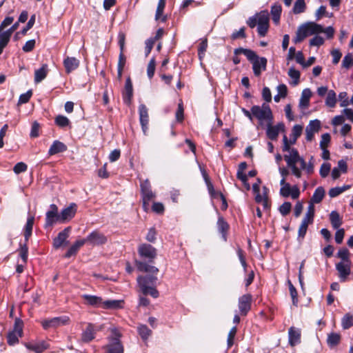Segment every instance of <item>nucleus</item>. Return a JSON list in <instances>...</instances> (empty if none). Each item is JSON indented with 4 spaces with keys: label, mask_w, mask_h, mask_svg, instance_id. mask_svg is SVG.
<instances>
[{
    "label": "nucleus",
    "mask_w": 353,
    "mask_h": 353,
    "mask_svg": "<svg viewBox=\"0 0 353 353\" xmlns=\"http://www.w3.org/2000/svg\"><path fill=\"white\" fill-rule=\"evenodd\" d=\"M283 151L289 152V154L284 155V159L288 166L291 168L292 173L297 178L301 176V170H305L308 174H312L314 171L313 164L310 161L307 165L305 160L299 156L297 150L290 148L286 135L283 136Z\"/></svg>",
    "instance_id": "f257e3e1"
},
{
    "label": "nucleus",
    "mask_w": 353,
    "mask_h": 353,
    "mask_svg": "<svg viewBox=\"0 0 353 353\" xmlns=\"http://www.w3.org/2000/svg\"><path fill=\"white\" fill-rule=\"evenodd\" d=\"M157 277L154 275L139 276L137 283L141 292L144 295H150L153 298L159 296V291L156 288Z\"/></svg>",
    "instance_id": "f03ea898"
},
{
    "label": "nucleus",
    "mask_w": 353,
    "mask_h": 353,
    "mask_svg": "<svg viewBox=\"0 0 353 353\" xmlns=\"http://www.w3.org/2000/svg\"><path fill=\"white\" fill-rule=\"evenodd\" d=\"M251 112L254 117H255L262 124L263 121L268 122H272L273 116L272 110L268 104L264 103L261 106L253 105L251 108Z\"/></svg>",
    "instance_id": "7ed1b4c3"
},
{
    "label": "nucleus",
    "mask_w": 353,
    "mask_h": 353,
    "mask_svg": "<svg viewBox=\"0 0 353 353\" xmlns=\"http://www.w3.org/2000/svg\"><path fill=\"white\" fill-rule=\"evenodd\" d=\"M69 318L66 316L54 317L50 319H46L41 322L42 327L44 330L57 329L60 326L65 325L68 323Z\"/></svg>",
    "instance_id": "20e7f679"
},
{
    "label": "nucleus",
    "mask_w": 353,
    "mask_h": 353,
    "mask_svg": "<svg viewBox=\"0 0 353 353\" xmlns=\"http://www.w3.org/2000/svg\"><path fill=\"white\" fill-rule=\"evenodd\" d=\"M138 253L143 259L152 262L157 256V250L151 245L147 243L141 244L138 248Z\"/></svg>",
    "instance_id": "39448f33"
},
{
    "label": "nucleus",
    "mask_w": 353,
    "mask_h": 353,
    "mask_svg": "<svg viewBox=\"0 0 353 353\" xmlns=\"http://www.w3.org/2000/svg\"><path fill=\"white\" fill-rule=\"evenodd\" d=\"M50 208V210L46 213L45 228H51L57 222L61 223L57 206L55 204H51Z\"/></svg>",
    "instance_id": "423d86ee"
},
{
    "label": "nucleus",
    "mask_w": 353,
    "mask_h": 353,
    "mask_svg": "<svg viewBox=\"0 0 353 353\" xmlns=\"http://www.w3.org/2000/svg\"><path fill=\"white\" fill-rule=\"evenodd\" d=\"M84 240L85 243L96 246L105 244L107 242V237L99 231L94 230L90 232Z\"/></svg>",
    "instance_id": "0eeeda50"
},
{
    "label": "nucleus",
    "mask_w": 353,
    "mask_h": 353,
    "mask_svg": "<svg viewBox=\"0 0 353 353\" xmlns=\"http://www.w3.org/2000/svg\"><path fill=\"white\" fill-rule=\"evenodd\" d=\"M351 261H340L336 263V270L341 282L346 281L348 276L351 274Z\"/></svg>",
    "instance_id": "6e6552de"
},
{
    "label": "nucleus",
    "mask_w": 353,
    "mask_h": 353,
    "mask_svg": "<svg viewBox=\"0 0 353 353\" xmlns=\"http://www.w3.org/2000/svg\"><path fill=\"white\" fill-rule=\"evenodd\" d=\"M120 337L119 332H114V336L110 339L108 353H124L123 346L119 340Z\"/></svg>",
    "instance_id": "1a4fd4ad"
},
{
    "label": "nucleus",
    "mask_w": 353,
    "mask_h": 353,
    "mask_svg": "<svg viewBox=\"0 0 353 353\" xmlns=\"http://www.w3.org/2000/svg\"><path fill=\"white\" fill-rule=\"evenodd\" d=\"M272 123L268 122L266 134L270 139L274 141L277 139L279 132L284 131L285 125L283 123H279L275 125H272Z\"/></svg>",
    "instance_id": "9d476101"
},
{
    "label": "nucleus",
    "mask_w": 353,
    "mask_h": 353,
    "mask_svg": "<svg viewBox=\"0 0 353 353\" xmlns=\"http://www.w3.org/2000/svg\"><path fill=\"white\" fill-rule=\"evenodd\" d=\"M77 206L74 203H70L69 206L63 209L59 214L61 223H65L72 219L77 212Z\"/></svg>",
    "instance_id": "9b49d317"
},
{
    "label": "nucleus",
    "mask_w": 353,
    "mask_h": 353,
    "mask_svg": "<svg viewBox=\"0 0 353 353\" xmlns=\"http://www.w3.org/2000/svg\"><path fill=\"white\" fill-rule=\"evenodd\" d=\"M321 128V122L318 119L310 121L305 128V139L307 141H311L315 132H317Z\"/></svg>",
    "instance_id": "f8f14e48"
},
{
    "label": "nucleus",
    "mask_w": 353,
    "mask_h": 353,
    "mask_svg": "<svg viewBox=\"0 0 353 353\" xmlns=\"http://www.w3.org/2000/svg\"><path fill=\"white\" fill-rule=\"evenodd\" d=\"M139 114L141 128L143 133L145 134L148 128V125L149 122V116L148 112V108L144 104L139 105Z\"/></svg>",
    "instance_id": "ddd939ff"
},
{
    "label": "nucleus",
    "mask_w": 353,
    "mask_h": 353,
    "mask_svg": "<svg viewBox=\"0 0 353 353\" xmlns=\"http://www.w3.org/2000/svg\"><path fill=\"white\" fill-rule=\"evenodd\" d=\"M140 187L142 198H145L147 201H151L155 198V194L152 191L148 179L141 181Z\"/></svg>",
    "instance_id": "4468645a"
},
{
    "label": "nucleus",
    "mask_w": 353,
    "mask_h": 353,
    "mask_svg": "<svg viewBox=\"0 0 353 353\" xmlns=\"http://www.w3.org/2000/svg\"><path fill=\"white\" fill-rule=\"evenodd\" d=\"M311 35L307 23L299 26L296 36L293 38L294 43H299L303 41L307 37Z\"/></svg>",
    "instance_id": "2eb2a0df"
},
{
    "label": "nucleus",
    "mask_w": 353,
    "mask_h": 353,
    "mask_svg": "<svg viewBox=\"0 0 353 353\" xmlns=\"http://www.w3.org/2000/svg\"><path fill=\"white\" fill-rule=\"evenodd\" d=\"M252 296L250 294H244L239 299V309L243 315H246L250 310Z\"/></svg>",
    "instance_id": "dca6fc26"
},
{
    "label": "nucleus",
    "mask_w": 353,
    "mask_h": 353,
    "mask_svg": "<svg viewBox=\"0 0 353 353\" xmlns=\"http://www.w3.org/2000/svg\"><path fill=\"white\" fill-rule=\"evenodd\" d=\"M71 230L70 227L65 228L63 230L60 232L57 236L54 239L53 246L58 249L61 247L66 242L67 239L69 236L70 232Z\"/></svg>",
    "instance_id": "f3484780"
},
{
    "label": "nucleus",
    "mask_w": 353,
    "mask_h": 353,
    "mask_svg": "<svg viewBox=\"0 0 353 353\" xmlns=\"http://www.w3.org/2000/svg\"><path fill=\"white\" fill-rule=\"evenodd\" d=\"M267 59L265 57H258L254 62H252L253 72L255 76L259 77L261 75L262 71L266 70Z\"/></svg>",
    "instance_id": "a211bd4d"
},
{
    "label": "nucleus",
    "mask_w": 353,
    "mask_h": 353,
    "mask_svg": "<svg viewBox=\"0 0 353 353\" xmlns=\"http://www.w3.org/2000/svg\"><path fill=\"white\" fill-rule=\"evenodd\" d=\"M79 60L75 57H68L63 60V65L67 74H70L76 70L79 65Z\"/></svg>",
    "instance_id": "6ab92c4d"
},
{
    "label": "nucleus",
    "mask_w": 353,
    "mask_h": 353,
    "mask_svg": "<svg viewBox=\"0 0 353 353\" xmlns=\"http://www.w3.org/2000/svg\"><path fill=\"white\" fill-rule=\"evenodd\" d=\"M133 96V88L130 77L126 79L125 83V90L123 93V100L125 103H130Z\"/></svg>",
    "instance_id": "aec40b11"
},
{
    "label": "nucleus",
    "mask_w": 353,
    "mask_h": 353,
    "mask_svg": "<svg viewBox=\"0 0 353 353\" xmlns=\"http://www.w3.org/2000/svg\"><path fill=\"white\" fill-rule=\"evenodd\" d=\"M67 148L65 144L60 141L56 140L51 145L48 150V154L52 156L60 152H63L67 150Z\"/></svg>",
    "instance_id": "412c9836"
},
{
    "label": "nucleus",
    "mask_w": 353,
    "mask_h": 353,
    "mask_svg": "<svg viewBox=\"0 0 353 353\" xmlns=\"http://www.w3.org/2000/svg\"><path fill=\"white\" fill-rule=\"evenodd\" d=\"M234 53L235 55H239L240 54H244L251 63L254 62L259 57L256 53L252 50L243 48L234 49Z\"/></svg>",
    "instance_id": "4be33fe9"
},
{
    "label": "nucleus",
    "mask_w": 353,
    "mask_h": 353,
    "mask_svg": "<svg viewBox=\"0 0 353 353\" xmlns=\"http://www.w3.org/2000/svg\"><path fill=\"white\" fill-rule=\"evenodd\" d=\"M136 265L138 270L144 272H149L152 274H157L159 269L155 266L150 265L145 262L136 261Z\"/></svg>",
    "instance_id": "5701e85b"
},
{
    "label": "nucleus",
    "mask_w": 353,
    "mask_h": 353,
    "mask_svg": "<svg viewBox=\"0 0 353 353\" xmlns=\"http://www.w3.org/2000/svg\"><path fill=\"white\" fill-rule=\"evenodd\" d=\"M85 244V241L84 239L76 241L72 245V246L68 249V250L67 251V252L65 254V257L70 258L72 256L75 255L77 253L79 248Z\"/></svg>",
    "instance_id": "b1692460"
},
{
    "label": "nucleus",
    "mask_w": 353,
    "mask_h": 353,
    "mask_svg": "<svg viewBox=\"0 0 353 353\" xmlns=\"http://www.w3.org/2000/svg\"><path fill=\"white\" fill-rule=\"evenodd\" d=\"M329 219L334 229L339 228L343 223L342 217L336 210H333L330 212L329 214Z\"/></svg>",
    "instance_id": "393cba45"
},
{
    "label": "nucleus",
    "mask_w": 353,
    "mask_h": 353,
    "mask_svg": "<svg viewBox=\"0 0 353 353\" xmlns=\"http://www.w3.org/2000/svg\"><path fill=\"white\" fill-rule=\"evenodd\" d=\"M312 96V92L310 89L305 88L302 91L301 97L299 100V107L300 108H306L308 107L310 103V99Z\"/></svg>",
    "instance_id": "a878e982"
},
{
    "label": "nucleus",
    "mask_w": 353,
    "mask_h": 353,
    "mask_svg": "<svg viewBox=\"0 0 353 353\" xmlns=\"http://www.w3.org/2000/svg\"><path fill=\"white\" fill-rule=\"evenodd\" d=\"M165 1L166 0H159L155 14V20H161L162 22L166 21L167 16L163 15L165 7Z\"/></svg>",
    "instance_id": "bb28decb"
},
{
    "label": "nucleus",
    "mask_w": 353,
    "mask_h": 353,
    "mask_svg": "<svg viewBox=\"0 0 353 353\" xmlns=\"http://www.w3.org/2000/svg\"><path fill=\"white\" fill-rule=\"evenodd\" d=\"M217 228L219 232L221 234L222 238L224 241L227 240V232L229 229L228 223L224 220L222 216H219L217 221Z\"/></svg>",
    "instance_id": "cd10ccee"
},
{
    "label": "nucleus",
    "mask_w": 353,
    "mask_h": 353,
    "mask_svg": "<svg viewBox=\"0 0 353 353\" xmlns=\"http://www.w3.org/2000/svg\"><path fill=\"white\" fill-rule=\"evenodd\" d=\"M34 217L30 216L28 217L27 222L24 226V237L25 241L28 242L29 238L32 235V228L34 225Z\"/></svg>",
    "instance_id": "c85d7f7f"
},
{
    "label": "nucleus",
    "mask_w": 353,
    "mask_h": 353,
    "mask_svg": "<svg viewBox=\"0 0 353 353\" xmlns=\"http://www.w3.org/2000/svg\"><path fill=\"white\" fill-rule=\"evenodd\" d=\"M282 12V7L279 3H274L271 6L270 13L272 17V21L275 24L279 23L281 14Z\"/></svg>",
    "instance_id": "c756f323"
},
{
    "label": "nucleus",
    "mask_w": 353,
    "mask_h": 353,
    "mask_svg": "<svg viewBox=\"0 0 353 353\" xmlns=\"http://www.w3.org/2000/svg\"><path fill=\"white\" fill-rule=\"evenodd\" d=\"M48 74V65L43 64L41 68L35 70L34 72V81L35 83H39L43 81L47 76Z\"/></svg>",
    "instance_id": "7c9ffc66"
},
{
    "label": "nucleus",
    "mask_w": 353,
    "mask_h": 353,
    "mask_svg": "<svg viewBox=\"0 0 353 353\" xmlns=\"http://www.w3.org/2000/svg\"><path fill=\"white\" fill-rule=\"evenodd\" d=\"M324 196H325L324 188L322 186L318 187L315 190V191L311 198V203H319L324 198Z\"/></svg>",
    "instance_id": "2f4dec72"
},
{
    "label": "nucleus",
    "mask_w": 353,
    "mask_h": 353,
    "mask_svg": "<svg viewBox=\"0 0 353 353\" xmlns=\"http://www.w3.org/2000/svg\"><path fill=\"white\" fill-rule=\"evenodd\" d=\"M288 76L290 77V79L292 80L291 82V84L292 85H296L299 84L300 81V77L301 73L299 70H296L294 67L292 66L288 72Z\"/></svg>",
    "instance_id": "473e14b6"
},
{
    "label": "nucleus",
    "mask_w": 353,
    "mask_h": 353,
    "mask_svg": "<svg viewBox=\"0 0 353 353\" xmlns=\"http://www.w3.org/2000/svg\"><path fill=\"white\" fill-rule=\"evenodd\" d=\"M123 301L121 300H108L103 301V308L105 309H117L122 307Z\"/></svg>",
    "instance_id": "72a5a7b5"
},
{
    "label": "nucleus",
    "mask_w": 353,
    "mask_h": 353,
    "mask_svg": "<svg viewBox=\"0 0 353 353\" xmlns=\"http://www.w3.org/2000/svg\"><path fill=\"white\" fill-rule=\"evenodd\" d=\"M83 299L87 301V303L93 306H97L102 304L103 301L102 299L99 296L90 295V294H83L82 296Z\"/></svg>",
    "instance_id": "f704fd0d"
},
{
    "label": "nucleus",
    "mask_w": 353,
    "mask_h": 353,
    "mask_svg": "<svg viewBox=\"0 0 353 353\" xmlns=\"http://www.w3.org/2000/svg\"><path fill=\"white\" fill-rule=\"evenodd\" d=\"M336 92L332 90H329L325 99V105L327 107L334 108L336 105Z\"/></svg>",
    "instance_id": "c9c22d12"
},
{
    "label": "nucleus",
    "mask_w": 353,
    "mask_h": 353,
    "mask_svg": "<svg viewBox=\"0 0 353 353\" xmlns=\"http://www.w3.org/2000/svg\"><path fill=\"white\" fill-rule=\"evenodd\" d=\"M306 4L305 0H296L294 2L292 12L295 14L303 13L305 11Z\"/></svg>",
    "instance_id": "e433bc0d"
},
{
    "label": "nucleus",
    "mask_w": 353,
    "mask_h": 353,
    "mask_svg": "<svg viewBox=\"0 0 353 353\" xmlns=\"http://www.w3.org/2000/svg\"><path fill=\"white\" fill-rule=\"evenodd\" d=\"M341 326L344 330H348L353 326V315L352 314L347 313L343 316Z\"/></svg>",
    "instance_id": "4c0bfd02"
},
{
    "label": "nucleus",
    "mask_w": 353,
    "mask_h": 353,
    "mask_svg": "<svg viewBox=\"0 0 353 353\" xmlns=\"http://www.w3.org/2000/svg\"><path fill=\"white\" fill-rule=\"evenodd\" d=\"M350 188V185H345L342 187L332 188L329 190L328 194L331 198H334V197L339 196V194H341V193H343V192H345V190H347Z\"/></svg>",
    "instance_id": "58836bf2"
},
{
    "label": "nucleus",
    "mask_w": 353,
    "mask_h": 353,
    "mask_svg": "<svg viewBox=\"0 0 353 353\" xmlns=\"http://www.w3.org/2000/svg\"><path fill=\"white\" fill-rule=\"evenodd\" d=\"M341 336L336 332H330L327 336V344L332 347L336 346L340 341Z\"/></svg>",
    "instance_id": "ea45409f"
},
{
    "label": "nucleus",
    "mask_w": 353,
    "mask_h": 353,
    "mask_svg": "<svg viewBox=\"0 0 353 353\" xmlns=\"http://www.w3.org/2000/svg\"><path fill=\"white\" fill-rule=\"evenodd\" d=\"M306 23L308 26V28H309L311 35L323 32V26L318 24L315 22H306Z\"/></svg>",
    "instance_id": "a19ab883"
},
{
    "label": "nucleus",
    "mask_w": 353,
    "mask_h": 353,
    "mask_svg": "<svg viewBox=\"0 0 353 353\" xmlns=\"http://www.w3.org/2000/svg\"><path fill=\"white\" fill-rule=\"evenodd\" d=\"M258 24L269 25V13L268 10H262L256 14Z\"/></svg>",
    "instance_id": "79ce46f5"
},
{
    "label": "nucleus",
    "mask_w": 353,
    "mask_h": 353,
    "mask_svg": "<svg viewBox=\"0 0 353 353\" xmlns=\"http://www.w3.org/2000/svg\"><path fill=\"white\" fill-rule=\"evenodd\" d=\"M55 124L60 128H65L70 125V121L68 117L63 115H58L54 119Z\"/></svg>",
    "instance_id": "37998d69"
},
{
    "label": "nucleus",
    "mask_w": 353,
    "mask_h": 353,
    "mask_svg": "<svg viewBox=\"0 0 353 353\" xmlns=\"http://www.w3.org/2000/svg\"><path fill=\"white\" fill-rule=\"evenodd\" d=\"M22 336V332H8L7 335L8 343L10 345H13L18 343L19 337Z\"/></svg>",
    "instance_id": "c03bdc74"
},
{
    "label": "nucleus",
    "mask_w": 353,
    "mask_h": 353,
    "mask_svg": "<svg viewBox=\"0 0 353 353\" xmlns=\"http://www.w3.org/2000/svg\"><path fill=\"white\" fill-rule=\"evenodd\" d=\"M301 342L300 332H289V343L291 346H294Z\"/></svg>",
    "instance_id": "a18cd8bd"
},
{
    "label": "nucleus",
    "mask_w": 353,
    "mask_h": 353,
    "mask_svg": "<svg viewBox=\"0 0 353 353\" xmlns=\"http://www.w3.org/2000/svg\"><path fill=\"white\" fill-rule=\"evenodd\" d=\"M28 255V248L27 245V242L25 241V243H20V249H19V256L21 258L22 261L24 263L27 262Z\"/></svg>",
    "instance_id": "49530a36"
},
{
    "label": "nucleus",
    "mask_w": 353,
    "mask_h": 353,
    "mask_svg": "<svg viewBox=\"0 0 353 353\" xmlns=\"http://www.w3.org/2000/svg\"><path fill=\"white\" fill-rule=\"evenodd\" d=\"M336 256H337V257L341 259V261H345V262L351 261L350 259V257H349L350 252L345 248H343L340 249L338 251Z\"/></svg>",
    "instance_id": "de8ad7c7"
},
{
    "label": "nucleus",
    "mask_w": 353,
    "mask_h": 353,
    "mask_svg": "<svg viewBox=\"0 0 353 353\" xmlns=\"http://www.w3.org/2000/svg\"><path fill=\"white\" fill-rule=\"evenodd\" d=\"M342 67L345 69H349L353 65V54L352 53H347L342 61Z\"/></svg>",
    "instance_id": "09e8293b"
},
{
    "label": "nucleus",
    "mask_w": 353,
    "mask_h": 353,
    "mask_svg": "<svg viewBox=\"0 0 353 353\" xmlns=\"http://www.w3.org/2000/svg\"><path fill=\"white\" fill-rule=\"evenodd\" d=\"M156 62L154 57H152L148 63L147 68V74L149 79H152L154 77L155 71Z\"/></svg>",
    "instance_id": "8fccbe9b"
},
{
    "label": "nucleus",
    "mask_w": 353,
    "mask_h": 353,
    "mask_svg": "<svg viewBox=\"0 0 353 353\" xmlns=\"http://www.w3.org/2000/svg\"><path fill=\"white\" fill-rule=\"evenodd\" d=\"M268 189L265 186H264L263 188V194H261L260 192H254L255 201L257 203H261L265 198L268 197Z\"/></svg>",
    "instance_id": "3c124183"
},
{
    "label": "nucleus",
    "mask_w": 353,
    "mask_h": 353,
    "mask_svg": "<svg viewBox=\"0 0 353 353\" xmlns=\"http://www.w3.org/2000/svg\"><path fill=\"white\" fill-rule=\"evenodd\" d=\"M9 36L0 32V54L2 53L3 48L7 46L10 41Z\"/></svg>",
    "instance_id": "603ef678"
},
{
    "label": "nucleus",
    "mask_w": 353,
    "mask_h": 353,
    "mask_svg": "<svg viewBox=\"0 0 353 353\" xmlns=\"http://www.w3.org/2000/svg\"><path fill=\"white\" fill-rule=\"evenodd\" d=\"M292 208V204L290 202H284L280 207H279V212L283 216L288 215Z\"/></svg>",
    "instance_id": "864d4df0"
},
{
    "label": "nucleus",
    "mask_w": 353,
    "mask_h": 353,
    "mask_svg": "<svg viewBox=\"0 0 353 353\" xmlns=\"http://www.w3.org/2000/svg\"><path fill=\"white\" fill-rule=\"evenodd\" d=\"M324 43V39L322 37L316 35L310 40V46L319 47Z\"/></svg>",
    "instance_id": "5fc2aeb1"
},
{
    "label": "nucleus",
    "mask_w": 353,
    "mask_h": 353,
    "mask_svg": "<svg viewBox=\"0 0 353 353\" xmlns=\"http://www.w3.org/2000/svg\"><path fill=\"white\" fill-rule=\"evenodd\" d=\"M32 95V90H30L27 91L26 93L21 94L19 96L18 103L23 104V103H28L29 101V100L30 99Z\"/></svg>",
    "instance_id": "6e6d98bb"
},
{
    "label": "nucleus",
    "mask_w": 353,
    "mask_h": 353,
    "mask_svg": "<svg viewBox=\"0 0 353 353\" xmlns=\"http://www.w3.org/2000/svg\"><path fill=\"white\" fill-rule=\"evenodd\" d=\"M330 54L332 57V63L334 65L339 63L342 57V53L340 50L339 49H334L331 51Z\"/></svg>",
    "instance_id": "4d7b16f0"
},
{
    "label": "nucleus",
    "mask_w": 353,
    "mask_h": 353,
    "mask_svg": "<svg viewBox=\"0 0 353 353\" xmlns=\"http://www.w3.org/2000/svg\"><path fill=\"white\" fill-rule=\"evenodd\" d=\"M288 283L289 285V290H290V296L292 299L293 304H296L298 301L296 290L290 280H288Z\"/></svg>",
    "instance_id": "13d9d810"
},
{
    "label": "nucleus",
    "mask_w": 353,
    "mask_h": 353,
    "mask_svg": "<svg viewBox=\"0 0 353 353\" xmlns=\"http://www.w3.org/2000/svg\"><path fill=\"white\" fill-rule=\"evenodd\" d=\"M26 346L28 349L34 351L36 353H41L45 349L47 348V346L44 344H28Z\"/></svg>",
    "instance_id": "bf43d9fd"
},
{
    "label": "nucleus",
    "mask_w": 353,
    "mask_h": 353,
    "mask_svg": "<svg viewBox=\"0 0 353 353\" xmlns=\"http://www.w3.org/2000/svg\"><path fill=\"white\" fill-rule=\"evenodd\" d=\"M35 22V15L31 16L30 19H29L28 22L27 23L26 26L21 30L20 32L21 34L23 35H25L27 32L32 28Z\"/></svg>",
    "instance_id": "052dcab7"
},
{
    "label": "nucleus",
    "mask_w": 353,
    "mask_h": 353,
    "mask_svg": "<svg viewBox=\"0 0 353 353\" xmlns=\"http://www.w3.org/2000/svg\"><path fill=\"white\" fill-rule=\"evenodd\" d=\"M330 135L328 133H325L321 136V140L320 141V148L323 149L327 148L328 143L330 142Z\"/></svg>",
    "instance_id": "680f3d73"
},
{
    "label": "nucleus",
    "mask_w": 353,
    "mask_h": 353,
    "mask_svg": "<svg viewBox=\"0 0 353 353\" xmlns=\"http://www.w3.org/2000/svg\"><path fill=\"white\" fill-rule=\"evenodd\" d=\"M208 47L207 40L202 41L199 46L198 55L200 59L204 56V53L206 51Z\"/></svg>",
    "instance_id": "e2e57ef3"
},
{
    "label": "nucleus",
    "mask_w": 353,
    "mask_h": 353,
    "mask_svg": "<svg viewBox=\"0 0 353 353\" xmlns=\"http://www.w3.org/2000/svg\"><path fill=\"white\" fill-rule=\"evenodd\" d=\"M152 209L153 212H154L157 214H163L165 210L163 204L160 202L153 203Z\"/></svg>",
    "instance_id": "0e129e2a"
},
{
    "label": "nucleus",
    "mask_w": 353,
    "mask_h": 353,
    "mask_svg": "<svg viewBox=\"0 0 353 353\" xmlns=\"http://www.w3.org/2000/svg\"><path fill=\"white\" fill-rule=\"evenodd\" d=\"M28 168V166L26 163L23 162L17 163L13 168L14 173L20 174L21 172H26Z\"/></svg>",
    "instance_id": "69168bd1"
},
{
    "label": "nucleus",
    "mask_w": 353,
    "mask_h": 353,
    "mask_svg": "<svg viewBox=\"0 0 353 353\" xmlns=\"http://www.w3.org/2000/svg\"><path fill=\"white\" fill-rule=\"evenodd\" d=\"M330 163H324L321 165V168H320V175L322 176V177H326L330 171Z\"/></svg>",
    "instance_id": "338daca9"
},
{
    "label": "nucleus",
    "mask_w": 353,
    "mask_h": 353,
    "mask_svg": "<svg viewBox=\"0 0 353 353\" xmlns=\"http://www.w3.org/2000/svg\"><path fill=\"white\" fill-rule=\"evenodd\" d=\"M339 99L341 101V106L346 107L349 105L347 94L346 92H341L339 94Z\"/></svg>",
    "instance_id": "774afa93"
}]
</instances>
